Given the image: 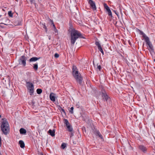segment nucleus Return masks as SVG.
<instances>
[{"label": "nucleus", "mask_w": 155, "mask_h": 155, "mask_svg": "<svg viewBox=\"0 0 155 155\" xmlns=\"http://www.w3.org/2000/svg\"><path fill=\"white\" fill-rule=\"evenodd\" d=\"M104 6L107 12L108 13V15L112 17V13L109 7L106 3L104 4Z\"/></svg>", "instance_id": "nucleus-7"}, {"label": "nucleus", "mask_w": 155, "mask_h": 155, "mask_svg": "<svg viewBox=\"0 0 155 155\" xmlns=\"http://www.w3.org/2000/svg\"><path fill=\"white\" fill-rule=\"evenodd\" d=\"M19 143L21 148H23L24 147L25 145L24 142L22 140H19Z\"/></svg>", "instance_id": "nucleus-15"}, {"label": "nucleus", "mask_w": 155, "mask_h": 155, "mask_svg": "<svg viewBox=\"0 0 155 155\" xmlns=\"http://www.w3.org/2000/svg\"><path fill=\"white\" fill-rule=\"evenodd\" d=\"M40 58H37L36 57H33L31 58L29 60L30 62H31L35 61L40 59Z\"/></svg>", "instance_id": "nucleus-13"}, {"label": "nucleus", "mask_w": 155, "mask_h": 155, "mask_svg": "<svg viewBox=\"0 0 155 155\" xmlns=\"http://www.w3.org/2000/svg\"><path fill=\"white\" fill-rule=\"evenodd\" d=\"M53 26L54 28V29L56 28L54 25V24L53 23Z\"/></svg>", "instance_id": "nucleus-34"}, {"label": "nucleus", "mask_w": 155, "mask_h": 155, "mask_svg": "<svg viewBox=\"0 0 155 155\" xmlns=\"http://www.w3.org/2000/svg\"><path fill=\"white\" fill-rule=\"evenodd\" d=\"M88 3L93 10H96L95 3L92 0H90L89 1Z\"/></svg>", "instance_id": "nucleus-8"}, {"label": "nucleus", "mask_w": 155, "mask_h": 155, "mask_svg": "<svg viewBox=\"0 0 155 155\" xmlns=\"http://www.w3.org/2000/svg\"><path fill=\"white\" fill-rule=\"evenodd\" d=\"M7 21H9V20L8 19H7Z\"/></svg>", "instance_id": "nucleus-38"}, {"label": "nucleus", "mask_w": 155, "mask_h": 155, "mask_svg": "<svg viewBox=\"0 0 155 155\" xmlns=\"http://www.w3.org/2000/svg\"><path fill=\"white\" fill-rule=\"evenodd\" d=\"M66 147V144L65 143H62L61 147L63 149H64Z\"/></svg>", "instance_id": "nucleus-23"}, {"label": "nucleus", "mask_w": 155, "mask_h": 155, "mask_svg": "<svg viewBox=\"0 0 155 155\" xmlns=\"http://www.w3.org/2000/svg\"><path fill=\"white\" fill-rule=\"evenodd\" d=\"M26 86L29 92L30 93V95H33L34 89L33 84L32 83L29 82H26Z\"/></svg>", "instance_id": "nucleus-4"}, {"label": "nucleus", "mask_w": 155, "mask_h": 155, "mask_svg": "<svg viewBox=\"0 0 155 155\" xmlns=\"http://www.w3.org/2000/svg\"><path fill=\"white\" fill-rule=\"evenodd\" d=\"M0 155H2L1 153H0Z\"/></svg>", "instance_id": "nucleus-40"}, {"label": "nucleus", "mask_w": 155, "mask_h": 155, "mask_svg": "<svg viewBox=\"0 0 155 155\" xmlns=\"http://www.w3.org/2000/svg\"><path fill=\"white\" fill-rule=\"evenodd\" d=\"M37 92L38 94H40L42 92V90L41 89H38L36 91Z\"/></svg>", "instance_id": "nucleus-21"}, {"label": "nucleus", "mask_w": 155, "mask_h": 155, "mask_svg": "<svg viewBox=\"0 0 155 155\" xmlns=\"http://www.w3.org/2000/svg\"><path fill=\"white\" fill-rule=\"evenodd\" d=\"M97 134V135L99 136V137L101 138L102 139V136L101 135L100 133L99 132L97 131L96 132Z\"/></svg>", "instance_id": "nucleus-24"}, {"label": "nucleus", "mask_w": 155, "mask_h": 155, "mask_svg": "<svg viewBox=\"0 0 155 155\" xmlns=\"http://www.w3.org/2000/svg\"><path fill=\"white\" fill-rule=\"evenodd\" d=\"M61 110H62V111L64 113H65V111L64 110V109H62V108H61Z\"/></svg>", "instance_id": "nucleus-32"}, {"label": "nucleus", "mask_w": 155, "mask_h": 155, "mask_svg": "<svg viewBox=\"0 0 155 155\" xmlns=\"http://www.w3.org/2000/svg\"><path fill=\"white\" fill-rule=\"evenodd\" d=\"M19 131L21 134H25L26 132V130L23 128H21Z\"/></svg>", "instance_id": "nucleus-17"}, {"label": "nucleus", "mask_w": 155, "mask_h": 155, "mask_svg": "<svg viewBox=\"0 0 155 155\" xmlns=\"http://www.w3.org/2000/svg\"><path fill=\"white\" fill-rule=\"evenodd\" d=\"M26 57L24 55L21 57L18 60L19 64L22 65L23 66H25L26 64Z\"/></svg>", "instance_id": "nucleus-5"}, {"label": "nucleus", "mask_w": 155, "mask_h": 155, "mask_svg": "<svg viewBox=\"0 0 155 155\" xmlns=\"http://www.w3.org/2000/svg\"><path fill=\"white\" fill-rule=\"evenodd\" d=\"M95 44L96 46H97L98 49L100 51L101 53H102L103 55L104 54V52L103 51V50L101 46V45L99 42L98 41H96L95 43Z\"/></svg>", "instance_id": "nucleus-9"}, {"label": "nucleus", "mask_w": 155, "mask_h": 155, "mask_svg": "<svg viewBox=\"0 0 155 155\" xmlns=\"http://www.w3.org/2000/svg\"><path fill=\"white\" fill-rule=\"evenodd\" d=\"M64 123L66 125L67 127L70 125L67 119H64Z\"/></svg>", "instance_id": "nucleus-18"}, {"label": "nucleus", "mask_w": 155, "mask_h": 155, "mask_svg": "<svg viewBox=\"0 0 155 155\" xmlns=\"http://www.w3.org/2000/svg\"><path fill=\"white\" fill-rule=\"evenodd\" d=\"M1 117V115H0V118Z\"/></svg>", "instance_id": "nucleus-39"}, {"label": "nucleus", "mask_w": 155, "mask_h": 155, "mask_svg": "<svg viewBox=\"0 0 155 155\" xmlns=\"http://www.w3.org/2000/svg\"><path fill=\"white\" fill-rule=\"evenodd\" d=\"M71 132V136H70V137H71L72 136H73V133L72 132Z\"/></svg>", "instance_id": "nucleus-31"}, {"label": "nucleus", "mask_w": 155, "mask_h": 155, "mask_svg": "<svg viewBox=\"0 0 155 155\" xmlns=\"http://www.w3.org/2000/svg\"><path fill=\"white\" fill-rule=\"evenodd\" d=\"M73 75L77 81L81 84L82 81V78L80 73H79L76 67L73 65L72 68Z\"/></svg>", "instance_id": "nucleus-3"}, {"label": "nucleus", "mask_w": 155, "mask_h": 155, "mask_svg": "<svg viewBox=\"0 0 155 155\" xmlns=\"http://www.w3.org/2000/svg\"><path fill=\"white\" fill-rule=\"evenodd\" d=\"M59 57V55L57 53H55L54 54V57L56 58H58Z\"/></svg>", "instance_id": "nucleus-28"}, {"label": "nucleus", "mask_w": 155, "mask_h": 155, "mask_svg": "<svg viewBox=\"0 0 155 155\" xmlns=\"http://www.w3.org/2000/svg\"><path fill=\"white\" fill-rule=\"evenodd\" d=\"M71 44L73 45H74L78 38H85L80 31L74 28H71Z\"/></svg>", "instance_id": "nucleus-1"}, {"label": "nucleus", "mask_w": 155, "mask_h": 155, "mask_svg": "<svg viewBox=\"0 0 155 155\" xmlns=\"http://www.w3.org/2000/svg\"><path fill=\"white\" fill-rule=\"evenodd\" d=\"M50 98L52 101H55L56 98H57L56 94L52 92L51 93L50 95Z\"/></svg>", "instance_id": "nucleus-11"}, {"label": "nucleus", "mask_w": 155, "mask_h": 155, "mask_svg": "<svg viewBox=\"0 0 155 155\" xmlns=\"http://www.w3.org/2000/svg\"><path fill=\"white\" fill-rule=\"evenodd\" d=\"M43 27L45 29V32H47L48 31L47 28L46 27L45 25L43 24Z\"/></svg>", "instance_id": "nucleus-27"}, {"label": "nucleus", "mask_w": 155, "mask_h": 155, "mask_svg": "<svg viewBox=\"0 0 155 155\" xmlns=\"http://www.w3.org/2000/svg\"><path fill=\"white\" fill-rule=\"evenodd\" d=\"M30 0L31 2H32L33 1V0Z\"/></svg>", "instance_id": "nucleus-35"}, {"label": "nucleus", "mask_w": 155, "mask_h": 155, "mask_svg": "<svg viewBox=\"0 0 155 155\" xmlns=\"http://www.w3.org/2000/svg\"><path fill=\"white\" fill-rule=\"evenodd\" d=\"M95 44L96 46H97L98 49L100 51L101 53H102L103 55L104 54V52L103 51V50L101 46V45L99 42L98 41H96L95 43Z\"/></svg>", "instance_id": "nucleus-10"}, {"label": "nucleus", "mask_w": 155, "mask_h": 155, "mask_svg": "<svg viewBox=\"0 0 155 155\" xmlns=\"http://www.w3.org/2000/svg\"><path fill=\"white\" fill-rule=\"evenodd\" d=\"M139 149L143 152H145L146 151L147 149L144 146L142 145H140L139 146Z\"/></svg>", "instance_id": "nucleus-16"}, {"label": "nucleus", "mask_w": 155, "mask_h": 155, "mask_svg": "<svg viewBox=\"0 0 155 155\" xmlns=\"http://www.w3.org/2000/svg\"><path fill=\"white\" fill-rule=\"evenodd\" d=\"M33 68L35 70H37L38 69V63H35L33 64Z\"/></svg>", "instance_id": "nucleus-20"}, {"label": "nucleus", "mask_w": 155, "mask_h": 155, "mask_svg": "<svg viewBox=\"0 0 155 155\" xmlns=\"http://www.w3.org/2000/svg\"><path fill=\"white\" fill-rule=\"evenodd\" d=\"M102 97L103 98L107 101L109 98L106 92L102 93Z\"/></svg>", "instance_id": "nucleus-12"}, {"label": "nucleus", "mask_w": 155, "mask_h": 155, "mask_svg": "<svg viewBox=\"0 0 155 155\" xmlns=\"http://www.w3.org/2000/svg\"><path fill=\"white\" fill-rule=\"evenodd\" d=\"M54 31L55 33H58V30L56 28H54Z\"/></svg>", "instance_id": "nucleus-29"}, {"label": "nucleus", "mask_w": 155, "mask_h": 155, "mask_svg": "<svg viewBox=\"0 0 155 155\" xmlns=\"http://www.w3.org/2000/svg\"><path fill=\"white\" fill-rule=\"evenodd\" d=\"M49 40H50V39H51V37H50V36H49Z\"/></svg>", "instance_id": "nucleus-37"}, {"label": "nucleus", "mask_w": 155, "mask_h": 155, "mask_svg": "<svg viewBox=\"0 0 155 155\" xmlns=\"http://www.w3.org/2000/svg\"><path fill=\"white\" fill-rule=\"evenodd\" d=\"M114 12H115V14H116L117 15V14L116 13V11H114Z\"/></svg>", "instance_id": "nucleus-36"}, {"label": "nucleus", "mask_w": 155, "mask_h": 155, "mask_svg": "<svg viewBox=\"0 0 155 155\" xmlns=\"http://www.w3.org/2000/svg\"><path fill=\"white\" fill-rule=\"evenodd\" d=\"M73 110L74 107H72L71 108L70 110H69V112L71 114H73Z\"/></svg>", "instance_id": "nucleus-25"}, {"label": "nucleus", "mask_w": 155, "mask_h": 155, "mask_svg": "<svg viewBox=\"0 0 155 155\" xmlns=\"http://www.w3.org/2000/svg\"><path fill=\"white\" fill-rule=\"evenodd\" d=\"M1 124V130L3 133L7 135L9 133L10 128L9 124L5 118H3Z\"/></svg>", "instance_id": "nucleus-2"}, {"label": "nucleus", "mask_w": 155, "mask_h": 155, "mask_svg": "<svg viewBox=\"0 0 155 155\" xmlns=\"http://www.w3.org/2000/svg\"><path fill=\"white\" fill-rule=\"evenodd\" d=\"M67 127L68 129V130L70 132H72L73 129H72V128L71 126L70 125L67 126Z\"/></svg>", "instance_id": "nucleus-19"}, {"label": "nucleus", "mask_w": 155, "mask_h": 155, "mask_svg": "<svg viewBox=\"0 0 155 155\" xmlns=\"http://www.w3.org/2000/svg\"><path fill=\"white\" fill-rule=\"evenodd\" d=\"M0 24H4V25H8V24H5V23H3L2 22L0 23Z\"/></svg>", "instance_id": "nucleus-33"}, {"label": "nucleus", "mask_w": 155, "mask_h": 155, "mask_svg": "<svg viewBox=\"0 0 155 155\" xmlns=\"http://www.w3.org/2000/svg\"><path fill=\"white\" fill-rule=\"evenodd\" d=\"M97 68L99 70H100L101 69V66L100 65L98 66H97Z\"/></svg>", "instance_id": "nucleus-30"}, {"label": "nucleus", "mask_w": 155, "mask_h": 155, "mask_svg": "<svg viewBox=\"0 0 155 155\" xmlns=\"http://www.w3.org/2000/svg\"><path fill=\"white\" fill-rule=\"evenodd\" d=\"M141 34L143 35V38H144V40H146V39L147 38H148V37H147L146 35L144 33H143V32H141Z\"/></svg>", "instance_id": "nucleus-22"}, {"label": "nucleus", "mask_w": 155, "mask_h": 155, "mask_svg": "<svg viewBox=\"0 0 155 155\" xmlns=\"http://www.w3.org/2000/svg\"><path fill=\"white\" fill-rule=\"evenodd\" d=\"M154 61L155 62V59L154 60Z\"/></svg>", "instance_id": "nucleus-41"}, {"label": "nucleus", "mask_w": 155, "mask_h": 155, "mask_svg": "<svg viewBox=\"0 0 155 155\" xmlns=\"http://www.w3.org/2000/svg\"><path fill=\"white\" fill-rule=\"evenodd\" d=\"M146 41L147 44L148 45L149 48L148 50L150 51H153V47L150 41L149 38H147L146 39V40H145Z\"/></svg>", "instance_id": "nucleus-6"}, {"label": "nucleus", "mask_w": 155, "mask_h": 155, "mask_svg": "<svg viewBox=\"0 0 155 155\" xmlns=\"http://www.w3.org/2000/svg\"><path fill=\"white\" fill-rule=\"evenodd\" d=\"M8 15L9 16L12 17L13 16V14L11 11H9L8 13Z\"/></svg>", "instance_id": "nucleus-26"}, {"label": "nucleus", "mask_w": 155, "mask_h": 155, "mask_svg": "<svg viewBox=\"0 0 155 155\" xmlns=\"http://www.w3.org/2000/svg\"><path fill=\"white\" fill-rule=\"evenodd\" d=\"M55 131L54 130H52L50 129L48 131V133L52 137H54L55 136Z\"/></svg>", "instance_id": "nucleus-14"}]
</instances>
